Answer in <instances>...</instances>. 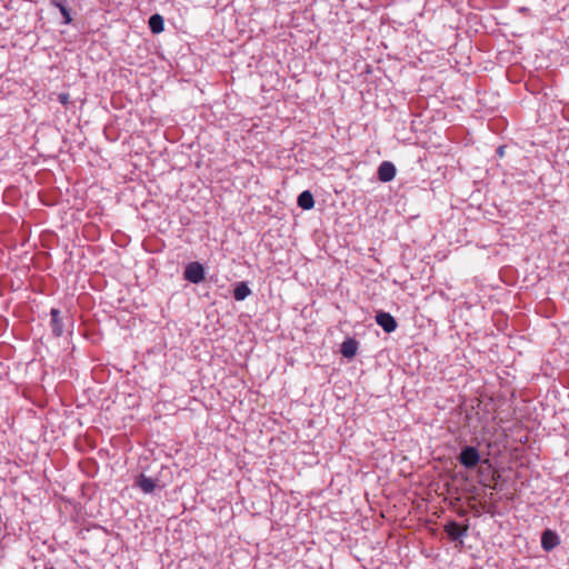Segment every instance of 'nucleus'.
I'll list each match as a JSON object with an SVG mask.
<instances>
[{"instance_id": "1", "label": "nucleus", "mask_w": 569, "mask_h": 569, "mask_svg": "<svg viewBox=\"0 0 569 569\" xmlns=\"http://www.w3.org/2000/svg\"><path fill=\"white\" fill-rule=\"evenodd\" d=\"M458 459L467 469H473L480 461V453L477 448L467 446L461 450Z\"/></svg>"}, {"instance_id": "2", "label": "nucleus", "mask_w": 569, "mask_h": 569, "mask_svg": "<svg viewBox=\"0 0 569 569\" xmlns=\"http://www.w3.org/2000/svg\"><path fill=\"white\" fill-rule=\"evenodd\" d=\"M183 276L191 283H200L204 280V268L199 262H190L186 267Z\"/></svg>"}, {"instance_id": "3", "label": "nucleus", "mask_w": 569, "mask_h": 569, "mask_svg": "<svg viewBox=\"0 0 569 569\" xmlns=\"http://www.w3.org/2000/svg\"><path fill=\"white\" fill-rule=\"evenodd\" d=\"M376 322L387 332L391 333L397 329L396 319L389 313L385 311H379L376 315Z\"/></svg>"}, {"instance_id": "4", "label": "nucleus", "mask_w": 569, "mask_h": 569, "mask_svg": "<svg viewBox=\"0 0 569 569\" xmlns=\"http://www.w3.org/2000/svg\"><path fill=\"white\" fill-rule=\"evenodd\" d=\"M445 531L452 541H457L467 536L468 526H460L456 521H449L445 526Z\"/></svg>"}, {"instance_id": "5", "label": "nucleus", "mask_w": 569, "mask_h": 569, "mask_svg": "<svg viewBox=\"0 0 569 569\" xmlns=\"http://www.w3.org/2000/svg\"><path fill=\"white\" fill-rule=\"evenodd\" d=\"M396 173H397V169H396L395 164L390 161H382L380 163V166L378 167V171H377L378 179L381 182H389V181L393 180V178L396 177Z\"/></svg>"}, {"instance_id": "6", "label": "nucleus", "mask_w": 569, "mask_h": 569, "mask_svg": "<svg viewBox=\"0 0 569 569\" xmlns=\"http://www.w3.org/2000/svg\"><path fill=\"white\" fill-rule=\"evenodd\" d=\"M559 543L558 536L551 530H546L541 537V547L546 551L552 550Z\"/></svg>"}, {"instance_id": "7", "label": "nucleus", "mask_w": 569, "mask_h": 569, "mask_svg": "<svg viewBox=\"0 0 569 569\" xmlns=\"http://www.w3.org/2000/svg\"><path fill=\"white\" fill-rule=\"evenodd\" d=\"M51 315V328L52 332L56 337H60L63 333V325L60 318V311L56 308H52L50 311Z\"/></svg>"}, {"instance_id": "8", "label": "nucleus", "mask_w": 569, "mask_h": 569, "mask_svg": "<svg viewBox=\"0 0 569 569\" xmlns=\"http://www.w3.org/2000/svg\"><path fill=\"white\" fill-rule=\"evenodd\" d=\"M358 342L355 339H347L342 342L340 352L345 358L351 359L356 356Z\"/></svg>"}, {"instance_id": "9", "label": "nucleus", "mask_w": 569, "mask_h": 569, "mask_svg": "<svg viewBox=\"0 0 569 569\" xmlns=\"http://www.w3.org/2000/svg\"><path fill=\"white\" fill-rule=\"evenodd\" d=\"M49 3L57 9H59L60 13L63 17V23L70 24L72 22V17L70 9L68 8L67 3L62 0H49Z\"/></svg>"}, {"instance_id": "10", "label": "nucleus", "mask_w": 569, "mask_h": 569, "mask_svg": "<svg viewBox=\"0 0 569 569\" xmlns=\"http://www.w3.org/2000/svg\"><path fill=\"white\" fill-rule=\"evenodd\" d=\"M298 206L302 208L303 210H310L315 206L313 196L309 190L302 191L298 196Z\"/></svg>"}, {"instance_id": "11", "label": "nucleus", "mask_w": 569, "mask_h": 569, "mask_svg": "<svg viewBox=\"0 0 569 569\" xmlns=\"http://www.w3.org/2000/svg\"><path fill=\"white\" fill-rule=\"evenodd\" d=\"M137 486L144 492L151 493L156 488V481L152 478L141 475L137 480Z\"/></svg>"}, {"instance_id": "12", "label": "nucleus", "mask_w": 569, "mask_h": 569, "mask_svg": "<svg viewBox=\"0 0 569 569\" xmlns=\"http://www.w3.org/2000/svg\"><path fill=\"white\" fill-rule=\"evenodd\" d=\"M251 295V290L246 282H239L233 290V298L237 301H242Z\"/></svg>"}, {"instance_id": "13", "label": "nucleus", "mask_w": 569, "mask_h": 569, "mask_svg": "<svg viewBox=\"0 0 569 569\" xmlns=\"http://www.w3.org/2000/svg\"><path fill=\"white\" fill-rule=\"evenodd\" d=\"M163 18L160 14H153L149 18V28L152 33H160L163 31Z\"/></svg>"}, {"instance_id": "14", "label": "nucleus", "mask_w": 569, "mask_h": 569, "mask_svg": "<svg viewBox=\"0 0 569 569\" xmlns=\"http://www.w3.org/2000/svg\"><path fill=\"white\" fill-rule=\"evenodd\" d=\"M58 101L63 104V106H67L69 102H70V94L68 92H61L58 94Z\"/></svg>"}]
</instances>
